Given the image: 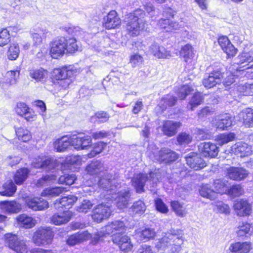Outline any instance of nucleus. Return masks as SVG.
<instances>
[{
  "mask_svg": "<svg viewBox=\"0 0 253 253\" xmlns=\"http://www.w3.org/2000/svg\"><path fill=\"white\" fill-rule=\"evenodd\" d=\"M145 12L141 9H138L133 13L126 15V34L130 37H136L146 28L145 20L144 19Z\"/></svg>",
  "mask_w": 253,
  "mask_h": 253,
  "instance_id": "1",
  "label": "nucleus"
},
{
  "mask_svg": "<svg viewBox=\"0 0 253 253\" xmlns=\"http://www.w3.org/2000/svg\"><path fill=\"white\" fill-rule=\"evenodd\" d=\"M184 243V238L182 231L176 230L170 231V233L166 234L156 243V248L158 250H165L170 247V251L172 253H179L181 250V245Z\"/></svg>",
  "mask_w": 253,
  "mask_h": 253,
  "instance_id": "2",
  "label": "nucleus"
},
{
  "mask_svg": "<svg viewBox=\"0 0 253 253\" xmlns=\"http://www.w3.org/2000/svg\"><path fill=\"white\" fill-rule=\"evenodd\" d=\"M78 46L74 38L67 39L58 38L50 43V53L53 58L57 59L66 52L72 53L78 50Z\"/></svg>",
  "mask_w": 253,
  "mask_h": 253,
  "instance_id": "3",
  "label": "nucleus"
},
{
  "mask_svg": "<svg viewBox=\"0 0 253 253\" xmlns=\"http://www.w3.org/2000/svg\"><path fill=\"white\" fill-rule=\"evenodd\" d=\"M125 230L126 226L123 221L115 220L109 222L94 235L91 240V243L93 245H96L100 238L107 235L112 234V238L115 236H122Z\"/></svg>",
  "mask_w": 253,
  "mask_h": 253,
  "instance_id": "4",
  "label": "nucleus"
},
{
  "mask_svg": "<svg viewBox=\"0 0 253 253\" xmlns=\"http://www.w3.org/2000/svg\"><path fill=\"white\" fill-rule=\"evenodd\" d=\"M160 177L161 175L158 171L150 172L149 176L147 174L139 173L134 175L131 181L136 192L141 193L144 191V186L146 182L153 185L159 181Z\"/></svg>",
  "mask_w": 253,
  "mask_h": 253,
  "instance_id": "5",
  "label": "nucleus"
},
{
  "mask_svg": "<svg viewBox=\"0 0 253 253\" xmlns=\"http://www.w3.org/2000/svg\"><path fill=\"white\" fill-rule=\"evenodd\" d=\"M5 244L17 253H28L29 248L26 240L16 234L7 233L4 235Z\"/></svg>",
  "mask_w": 253,
  "mask_h": 253,
  "instance_id": "6",
  "label": "nucleus"
},
{
  "mask_svg": "<svg viewBox=\"0 0 253 253\" xmlns=\"http://www.w3.org/2000/svg\"><path fill=\"white\" fill-rule=\"evenodd\" d=\"M53 237L54 233L50 227H41L34 233L32 241L38 246L49 245Z\"/></svg>",
  "mask_w": 253,
  "mask_h": 253,
  "instance_id": "7",
  "label": "nucleus"
},
{
  "mask_svg": "<svg viewBox=\"0 0 253 253\" xmlns=\"http://www.w3.org/2000/svg\"><path fill=\"white\" fill-rule=\"evenodd\" d=\"M149 157L153 161H157L160 162L168 163L175 161L177 158V155L171 150L164 148L160 151L155 148L154 151L148 152Z\"/></svg>",
  "mask_w": 253,
  "mask_h": 253,
  "instance_id": "8",
  "label": "nucleus"
},
{
  "mask_svg": "<svg viewBox=\"0 0 253 253\" xmlns=\"http://www.w3.org/2000/svg\"><path fill=\"white\" fill-rule=\"evenodd\" d=\"M73 72L66 67L62 69H55L52 73L54 79L58 81V84L63 89H66L72 83Z\"/></svg>",
  "mask_w": 253,
  "mask_h": 253,
  "instance_id": "9",
  "label": "nucleus"
},
{
  "mask_svg": "<svg viewBox=\"0 0 253 253\" xmlns=\"http://www.w3.org/2000/svg\"><path fill=\"white\" fill-rule=\"evenodd\" d=\"M112 212L110 204L102 203L96 206L93 210L92 218L94 221L101 222L108 218Z\"/></svg>",
  "mask_w": 253,
  "mask_h": 253,
  "instance_id": "10",
  "label": "nucleus"
},
{
  "mask_svg": "<svg viewBox=\"0 0 253 253\" xmlns=\"http://www.w3.org/2000/svg\"><path fill=\"white\" fill-rule=\"evenodd\" d=\"M117 181L114 178H112V175L106 174L100 178L98 181V186L107 192L109 194L115 193L119 188V184L116 185Z\"/></svg>",
  "mask_w": 253,
  "mask_h": 253,
  "instance_id": "11",
  "label": "nucleus"
},
{
  "mask_svg": "<svg viewBox=\"0 0 253 253\" xmlns=\"http://www.w3.org/2000/svg\"><path fill=\"white\" fill-rule=\"evenodd\" d=\"M70 146H73L76 149L83 150L90 146L92 143V139L90 136L74 135L69 137Z\"/></svg>",
  "mask_w": 253,
  "mask_h": 253,
  "instance_id": "12",
  "label": "nucleus"
},
{
  "mask_svg": "<svg viewBox=\"0 0 253 253\" xmlns=\"http://www.w3.org/2000/svg\"><path fill=\"white\" fill-rule=\"evenodd\" d=\"M199 152L205 157L215 158L219 152L217 146L211 142H202L198 146Z\"/></svg>",
  "mask_w": 253,
  "mask_h": 253,
  "instance_id": "13",
  "label": "nucleus"
},
{
  "mask_svg": "<svg viewBox=\"0 0 253 253\" xmlns=\"http://www.w3.org/2000/svg\"><path fill=\"white\" fill-rule=\"evenodd\" d=\"M211 123L212 126L216 127V129L223 130L227 129L232 125V119L229 114H225L214 118Z\"/></svg>",
  "mask_w": 253,
  "mask_h": 253,
  "instance_id": "14",
  "label": "nucleus"
},
{
  "mask_svg": "<svg viewBox=\"0 0 253 253\" xmlns=\"http://www.w3.org/2000/svg\"><path fill=\"white\" fill-rule=\"evenodd\" d=\"M223 78V75L219 71H213L206 75L203 80V84L207 88H211L220 84Z\"/></svg>",
  "mask_w": 253,
  "mask_h": 253,
  "instance_id": "15",
  "label": "nucleus"
},
{
  "mask_svg": "<svg viewBox=\"0 0 253 253\" xmlns=\"http://www.w3.org/2000/svg\"><path fill=\"white\" fill-rule=\"evenodd\" d=\"M25 203L27 206L34 211H41L48 207V202L42 198L28 197L26 199Z\"/></svg>",
  "mask_w": 253,
  "mask_h": 253,
  "instance_id": "16",
  "label": "nucleus"
},
{
  "mask_svg": "<svg viewBox=\"0 0 253 253\" xmlns=\"http://www.w3.org/2000/svg\"><path fill=\"white\" fill-rule=\"evenodd\" d=\"M185 159L187 165L192 169L196 170L206 167L205 162L196 153L191 152L188 154Z\"/></svg>",
  "mask_w": 253,
  "mask_h": 253,
  "instance_id": "17",
  "label": "nucleus"
},
{
  "mask_svg": "<svg viewBox=\"0 0 253 253\" xmlns=\"http://www.w3.org/2000/svg\"><path fill=\"white\" fill-rule=\"evenodd\" d=\"M0 209L5 213H16L21 211V205L13 201H3L0 202Z\"/></svg>",
  "mask_w": 253,
  "mask_h": 253,
  "instance_id": "18",
  "label": "nucleus"
},
{
  "mask_svg": "<svg viewBox=\"0 0 253 253\" xmlns=\"http://www.w3.org/2000/svg\"><path fill=\"white\" fill-rule=\"evenodd\" d=\"M121 23V20L115 10L111 11L106 16L104 17L103 25L107 29L116 28L119 26Z\"/></svg>",
  "mask_w": 253,
  "mask_h": 253,
  "instance_id": "19",
  "label": "nucleus"
},
{
  "mask_svg": "<svg viewBox=\"0 0 253 253\" xmlns=\"http://www.w3.org/2000/svg\"><path fill=\"white\" fill-rule=\"evenodd\" d=\"M233 208L238 216H246L249 215L251 212V206L245 200L241 199L236 201Z\"/></svg>",
  "mask_w": 253,
  "mask_h": 253,
  "instance_id": "20",
  "label": "nucleus"
},
{
  "mask_svg": "<svg viewBox=\"0 0 253 253\" xmlns=\"http://www.w3.org/2000/svg\"><path fill=\"white\" fill-rule=\"evenodd\" d=\"M112 241L124 252H128L132 249L133 245L130 239L126 235L115 236L112 238Z\"/></svg>",
  "mask_w": 253,
  "mask_h": 253,
  "instance_id": "21",
  "label": "nucleus"
},
{
  "mask_svg": "<svg viewBox=\"0 0 253 253\" xmlns=\"http://www.w3.org/2000/svg\"><path fill=\"white\" fill-rule=\"evenodd\" d=\"M231 151L240 157L248 156L252 153L251 147L243 142H239L234 144L231 147Z\"/></svg>",
  "mask_w": 253,
  "mask_h": 253,
  "instance_id": "22",
  "label": "nucleus"
},
{
  "mask_svg": "<svg viewBox=\"0 0 253 253\" xmlns=\"http://www.w3.org/2000/svg\"><path fill=\"white\" fill-rule=\"evenodd\" d=\"M218 42L222 49L228 56H234L236 54L237 49L235 48L227 37H219Z\"/></svg>",
  "mask_w": 253,
  "mask_h": 253,
  "instance_id": "23",
  "label": "nucleus"
},
{
  "mask_svg": "<svg viewBox=\"0 0 253 253\" xmlns=\"http://www.w3.org/2000/svg\"><path fill=\"white\" fill-rule=\"evenodd\" d=\"M149 52L158 58H168L170 56V51L164 47L160 46L157 43L154 42L150 46Z\"/></svg>",
  "mask_w": 253,
  "mask_h": 253,
  "instance_id": "24",
  "label": "nucleus"
},
{
  "mask_svg": "<svg viewBox=\"0 0 253 253\" xmlns=\"http://www.w3.org/2000/svg\"><path fill=\"white\" fill-rule=\"evenodd\" d=\"M91 238V235L87 231H84L73 234L68 237L67 244L69 246H74Z\"/></svg>",
  "mask_w": 253,
  "mask_h": 253,
  "instance_id": "25",
  "label": "nucleus"
},
{
  "mask_svg": "<svg viewBox=\"0 0 253 253\" xmlns=\"http://www.w3.org/2000/svg\"><path fill=\"white\" fill-rule=\"evenodd\" d=\"M252 248L250 242H238L230 244L229 250L232 253H248Z\"/></svg>",
  "mask_w": 253,
  "mask_h": 253,
  "instance_id": "26",
  "label": "nucleus"
},
{
  "mask_svg": "<svg viewBox=\"0 0 253 253\" xmlns=\"http://www.w3.org/2000/svg\"><path fill=\"white\" fill-rule=\"evenodd\" d=\"M180 122L167 120L164 122L162 130L165 135L170 137L174 135L177 131V129L181 126Z\"/></svg>",
  "mask_w": 253,
  "mask_h": 253,
  "instance_id": "27",
  "label": "nucleus"
},
{
  "mask_svg": "<svg viewBox=\"0 0 253 253\" xmlns=\"http://www.w3.org/2000/svg\"><path fill=\"white\" fill-rule=\"evenodd\" d=\"M130 198V194L128 190L120 191L117 193L115 198L117 207L121 210L127 207Z\"/></svg>",
  "mask_w": 253,
  "mask_h": 253,
  "instance_id": "28",
  "label": "nucleus"
},
{
  "mask_svg": "<svg viewBox=\"0 0 253 253\" xmlns=\"http://www.w3.org/2000/svg\"><path fill=\"white\" fill-rule=\"evenodd\" d=\"M227 175L230 179L241 180L247 177L248 172L245 169L241 168L232 167L228 169Z\"/></svg>",
  "mask_w": 253,
  "mask_h": 253,
  "instance_id": "29",
  "label": "nucleus"
},
{
  "mask_svg": "<svg viewBox=\"0 0 253 253\" xmlns=\"http://www.w3.org/2000/svg\"><path fill=\"white\" fill-rule=\"evenodd\" d=\"M73 213L69 211L54 214L51 218V222L55 225H59L68 222L73 216Z\"/></svg>",
  "mask_w": 253,
  "mask_h": 253,
  "instance_id": "30",
  "label": "nucleus"
},
{
  "mask_svg": "<svg viewBox=\"0 0 253 253\" xmlns=\"http://www.w3.org/2000/svg\"><path fill=\"white\" fill-rule=\"evenodd\" d=\"M16 220L18 224L26 229L33 227L36 224V220L26 214H21L17 216Z\"/></svg>",
  "mask_w": 253,
  "mask_h": 253,
  "instance_id": "31",
  "label": "nucleus"
},
{
  "mask_svg": "<svg viewBox=\"0 0 253 253\" xmlns=\"http://www.w3.org/2000/svg\"><path fill=\"white\" fill-rule=\"evenodd\" d=\"M106 170L104 163L100 161H93L86 168V172L91 175L99 174Z\"/></svg>",
  "mask_w": 253,
  "mask_h": 253,
  "instance_id": "32",
  "label": "nucleus"
},
{
  "mask_svg": "<svg viewBox=\"0 0 253 253\" xmlns=\"http://www.w3.org/2000/svg\"><path fill=\"white\" fill-rule=\"evenodd\" d=\"M32 166L36 168L50 169L53 167V164L50 158L39 157L32 162Z\"/></svg>",
  "mask_w": 253,
  "mask_h": 253,
  "instance_id": "33",
  "label": "nucleus"
},
{
  "mask_svg": "<svg viewBox=\"0 0 253 253\" xmlns=\"http://www.w3.org/2000/svg\"><path fill=\"white\" fill-rule=\"evenodd\" d=\"M155 235V230L150 228H146L141 231H137L135 234L136 238L143 242L153 239Z\"/></svg>",
  "mask_w": 253,
  "mask_h": 253,
  "instance_id": "34",
  "label": "nucleus"
},
{
  "mask_svg": "<svg viewBox=\"0 0 253 253\" xmlns=\"http://www.w3.org/2000/svg\"><path fill=\"white\" fill-rule=\"evenodd\" d=\"M70 146L69 138L64 136L55 141L53 147L57 152H62L66 150Z\"/></svg>",
  "mask_w": 253,
  "mask_h": 253,
  "instance_id": "35",
  "label": "nucleus"
},
{
  "mask_svg": "<svg viewBox=\"0 0 253 253\" xmlns=\"http://www.w3.org/2000/svg\"><path fill=\"white\" fill-rule=\"evenodd\" d=\"M16 191V186L12 180L5 182L2 185V189L0 191L2 196L10 197L14 195Z\"/></svg>",
  "mask_w": 253,
  "mask_h": 253,
  "instance_id": "36",
  "label": "nucleus"
},
{
  "mask_svg": "<svg viewBox=\"0 0 253 253\" xmlns=\"http://www.w3.org/2000/svg\"><path fill=\"white\" fill-rule=\"evenodd\" d=\"M30 171L26 168L20 169L17 170L13 179L16 184H22L28 178Z\"/></svg>",
  "mask_w": 253,
  "mask_h": 253,
  "instance_id": "37",
  "label": "nucleus"
},
{
  "mask_svg": "<svg viewBox=\"0 0 253 253\" xmlns=\"http://www.w3.org/2000/svg\"><path fill=\"white\" fill-rule=\"evenodd\" d=\"M78 198L73 195H69L62 198L59 203H55V207H64L69 209L77 201Z\"/></svg>",
  "mask_w": 253,
  "mask_h": 253,
  "instance_id": "38",
  "label": "nucleus"
},
{
  "mask_svg": "<svg viewBox=\"0 0 253 253\" xmlns=\"http://www.w3.org/2000/svg\"><path fill=\"white\" fill-rule=\"evenodd\" d=\"M228 181L224 179H216L214 182V191L216 194H223L226 193L228 190Z\"/></svg>",
  "mask_w": 253,
  "mask_h": 253,
  "instance_id": "39",
  "label": "nucleus"
},
{
  "mask_svg": "<svg viewBox=\"0 0 253 253\" xmlns=\"http://www.w3.org/2000/svg\"><path fill=\"white\" fill-rule=\"evenodd\" d=\"M66 191V188L63 187H50L44 189L41 195L42 196L53 197L59 196Z\"/></svg>",
  "mask_w": 253,
  "mask_h": 253,
  "instance_id": "40",
  "label": "nucleus"
},
{
  "mask_svg": "<svg viewBox=\"0 0 253 253\" xmlns=\"http://www.w3.org/2000/svg\"><path fill=\"white\" fill-rule=\"evenodd\" d=\"M200 195L204 197L213 200L217 198L214 190L211 189L209 185L205 184L202 186L199 190Z\"/></svg>",
  "mask_w": 253,
  "mask_h": 253,
  "instance_id": "41",
  "label": "nucleus"
},
{
  "mask_svg": "<svg viewBox=\"0 0 253 253\" xmlns=\"http://www.w3.org/2000/svg\"><path fill=\"white\" fill-rule=\"evenodd\" d=\"M30 76L38 81H41L47 77V71L43 68L33 69L30 71Z\"/></svg>",
  "mask_w": 253,
  "mask_h": 253,
  "instance_id": "42",
  "label": "nucleus"
},
{
  "mask_svg": "<svg viewBox=\"0 0 253 253\" xmlns=\"http://www.w3.org/2000/svg\"><path fill=\"white\" fill-rule=\"evenodd\" d=\"M241 116L243 117L245 125L248 127L253 126V109H247L241 113Z\"/></svg>",
  "mask_w": 253,
  "mask_h": 253,
  "instance_id": "43",
  "label": "nucleus"
},
{
  "mask_svg": "<svg viewBox=\"0 0 253 253\" xmlns=\"http://www.w3.org/2000/svg\"><path fill=\"white\" fill-rule=\"evenodd\" d=\"M234 133H223L218 135L215 138V141L219 145H223L225 144L233 141L235 138Z\"/></svg>",
  "mask_w": 253,
  "mask_h": 253,
  "instance_id": "44",
  "label": "nucleus"
},
{
  "mask_svg": "<svg viewBox=\"0 0 253 253\" xmlns=\"http://www.w3.org/2000/svg\"><path fill=\"white\" fill-rule=\"evenodd\" d=\"M176 98L173 95L167 94L165 95L162 99L160 103L161 107L165 109L167 107H171L174 105L176 102Z\"/></svg>",
  "mask_w": 253,
  "mask_h": 253,
  "instance_id": "45",
  "label": "nucleus"
},
{
  "mask_svg": "<svg viewBox=\"0 0 253 253\" xmlns=\"http://www.w3.org/2000/svg\"><path fill=\"white\" fill-rule=\"evenodd\" d=\"M203 99V97L200 93L194 94L189 100L187 108L191 110H193L195 108L201 104Z\"/></svg>",
  "mask_w": 253,
  "mask_h": 253,
  "instance_id": "46",
  "label": "nucleus"
},
{
  "mask_svg": "<svg viewBox=\"0 0 253 253\" xmlns=\"http://www.w3.org/2000/svg\"><path fill=\"white\" fill-rule=\"evenodd\" d=\"M106 145V143L102 141L95 143L94 145L93 149L87 154L88 157L89 158H92L100 154L105 148Z\"/></svg>",
  "mask_w": 253,
  "mask_h": 253,
  "instance_id": "47",
  "label": "nucleus"
},
{
  "mask_svg": "<svg viewBox=\"0 0 253 253\" xmlns=\"http://www.w3.org/2000/svg\"><path fill=\"white\" fill-rule=\"evenodd\" d=\"M20 49L17 44H11L7 53L8 58L11 60H16L19 54Z\"/></svg>",
  "mask_w": 253,
  "mask_h": 253,
  "instance_id": "48",
  "label": "nucleus"
},
{
  "mask_svg": "<svg viewBox=\"0 0 253 253\" xmlns=\"http://www.w3.org/2000/svg\"><path fill=\"white\" fill-rule=\"evenodd\" d=\"M180 55L185 60V62L190 59L193 56V48L191 45L186 44L182 46L180 51Z\"/></svg>",
  "mask_w": 253,
  "mask_h": 253,
  "instance_id": "49",
  "label": "nucleus"
},
{
  "mask_svg": "<svg viewBox=\"0 0 253 253\" xmlns=\"http://www.w3.org/2000/svg\"><path fill=\"white\" fill-rule=\"evenodd\" d=\"M171 207L175 213L179 216H184L187 212L183 205L178 201H172L171 202Z\"/></svg>",
  "mask_w": 253,
  "mask_h": 253,
  "instance_id": "50",
  "label": "nucleus"
},
{
  "mask_svg": "<svg viewBox=\"0 0 253 253\" xmlns=\"http://www.w3.org/2000/svg\"><path fill=\"white\" fill-rule=\"evenodd\" d=\"M56 177L55 175H47L42 176L39 179L36 185L37 186H42L54 183L56 180Z\"/></svg>",
  "mask_w": 253,
  "mask_h": 253,
  "instance_id": "51",
  "label": "nucleus"
},
{
  "mask_svg": "<svg viewBox=\"0 0 253 253\" xmlns=\"http://www.w3.org/2000/svg\"><path fill=\"white\" fill-rule=\"evenodd\" d=\"M49 32L44 29L40 30L38 33H34L32 34L33 40L35 45H38L42 42V39L45 38Z\"/></svg>",
  "mask_w": 253,
  "mask_h": 253,
  "instance_id": "52",
  "label": "nucleus"
},
{
  "mask_svg": "<svg viewBox=\"0 0 253 253\" xmlns=\"http://www.w3.org/2000/svg\"><path fill=\"white\" fill-rule=\"evenodd\" d=\"M16 133L19 139L25 142L28 141L31 138L29 131L22 127L18 128L16 130Z\"/></svg>",
  "mask_w": 253,
  "mask_h": 253,
  "instance_id": "53",
  "label": "nucleus"
},
{
  "mask_svg": "<svg viewBox=\"0 0 253 253\" xmlns=\"http://www.w3.org/2000/svg\"><path fill=\"white\" fill-rule=\"evenodd\" d=\"M110 118L109 115L104 111H100L96 112L95 115L91 117L92 121H95L99 123H103L106 122Z\"/></svg>",
  "mask_w": 253,
  "mask_h": 253,
  "instance_id": "54",
  "label": "nucleus"
},
{
  "mask_svg": "<svg viewBox=\"0 0 253 253\" xmlns=\"http://www.w3.org/2000/svg\"><path fill=\"white\" fill-rule=\"evenodd\" d=\"M19 76L18 71H10L6 74V83L8 85L14 84L17 82V79Z\"/></svg>",
  "mask_w": 253,
  "mask_h": 253,
  "instance_id": "55",
  "label": "nucleus"
},
{
  "mask_svg": "<svg viewBox=\"0 0 253 253\" xmlns=\"http://www.w3.org/2000/svg\"><path fill=\"white\" fill-rule=\"evenodd\" d=\"M251 225L248 223H242L237 228L236 231L237 236L240 237L247 236L250 234Z\"/></svg>",
  "mask_w": 253,
  "mask_h": 253,
  "instance_id": "56",
  "label": "nucleus"
},
{
  "mask_svg": "<svg viewBox=\"0 0 253 253\" xmlns=\"http://www.w3.org/2000/svg\"><path fill=\"white\" fill-rule=\"evenodd\" d=\"M131 210L133 213L142 214L146 210V206L142 201L139 200L133 203Z\"/></svg>",
  "mask_w": 253,
  "mask_h": 253,
  "instance_id": "57",
  "label": "nucleus"
},
{
  "mask_svg": "<svg viewBox=\"0 0 253 253\" xmlns=\"http://www.w3.org/2000/svg\"><path fill=\"white\" fill-rule=\"evenodd\" d=\"M143 62V57L138 54H134L130 56L129 63L133 68L142 65Z\"/></svg>",
  "mask_w": 253,
  "mask_h": 253,
  "instance_id": "58",
  "label": "nucleus"
},
{
  "mask_svg": "<svg viewBox=\"0 0 253 253\" xmlns=\"http://www.w3.org/2000/svg\"><path fill=\"white\" fill-rule=\"evenodd\" d=\"M93 204L88 200H84L81 204L78 206L77 210L81 212L86 213L93 207Z\"/></svg>",
  "mask_w": 253,
  "mask_h": 253,
  "instance_id": "59",
  "label": "nucleus"
},
{
  "mask_svg": "<svg viewBox=\"0 0 253 253\" xmlns=\"http://www.w3.org/2000/svg\"><path fill=\"white\" fill-rule=\"evenodd\" d=\"M10 35L8 31L4 29L0 32V46H3L10 42Z\"/></svg>",
  "mask_w": 253,
  "mask_h": 253,
  "instance_id": "60",
  "label": "nucleus"
},
{
  "mask_svg": "<svg viewBox=\"0 0 253 253\" xmlns=\"http://www.w3.org/2000/svg\"><path fill=\"white\" fill-rule=\"evenodd\" d=\"M192 139V136L185 132L180 133L177 137V141L180 145L188 144L191 142Z\"/></svg>",
  "mask_w": 253,
  "mask_h": 253,
  "instance_id": "61",
  "label": "nucleus"
},
{
  "mask_svg": "<svg viewBox=\"0 0 253 253\" xmlns=\"http://www.w3.org/2000/svg\"><path fill=\"white\" fill-rule=\"evenodd\" d=\"M192 90V89L189 85H184L178 89L177 94L181 99H183L185 98L187 95Z\"/></svg>",
  "mask_w": 253,
  "mask_h": 253,
  "instance_id": "62",
  "label": "nucleus"
},
{
  "mask_svg": "<svg viewBox=\"0 0 253 253\" xmlns=\"http://www.w3.org/2000/svg\"><path fill=\"white\" fill-rule=\"evenodd\" d=\"M238 90L244 95H253V84H247L244 85L239 86Z\"/></svg>",
  "mask_w": 253,
  "mask_h": 253,
  "instance_id": "63",
  "label": "nucleus"
},
{
  "mask_svg": "<svg viewBox=\"0 0 253 253\" xmlns=\"http://www.w3.org/2000/svg\"><path fill=\"white\" fill-rule=\"evenodd\" d=\"M67 163L75 167L79 166L82 164V159L79 156H70L66 158Z\"/></svg>",
  "mask_w": 253,
  "mask_h": 253,
  "instance_id": "64",
  "label": "nucleus"
}]
</instances>
